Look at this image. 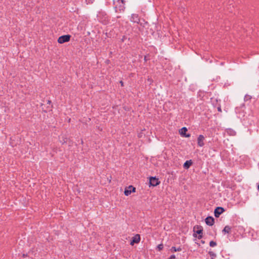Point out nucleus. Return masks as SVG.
<instances>
[{"label":"nucleus","instance_id":"nucleus-7","mask_svg":"<svg viewBox=\"0 0 259 259\" xmlns=\"http://www.w3.org/2000/svg\"><path fill=\"white\" fill-rule=\"evenodd\" d=\"M205 139L204 137L200 135L198 136L197 139V144L199 147H202L204 145V140Z\"/></svg>","mask_w":259,"mask_h":259},{"label":"nucleus","instance_id":"nucleus-3","mask_svg":"<svg viewBox=\"0 0 259 259\" xmlns=\"http://www.w3.org/2000/svg\"><path fill=\"white\" fill-rule=\"evenodd\" d=\"M160 183V181H159L158 178H156L155 177H151L150 178L149 180V185L152 186H156L158 185Z\"/></svg>","mask_w":259,"mask_h":259},{"label":"nucleus","instance_id":"nucleus-12","mask_svg":"<svg viewBox=\"0 0 259 259\" xmlns=\"http://www.w3.org/2000/svg\"><path fill=\"white\" fill-rule=\"evenodd\" d=\"M231 228L229 226H226L223 230V232L224 233L229 234L231 232Z\"/></svg>","mask_w":259,"mask_h":259},{"label":"nucleus","instance_id":"nucleus-14","mask_svg":"<svg viewBox=\"0 0 259 259\" xmlns=\"http://www.w3.org/2000/svg\"><path fill=\"white\" fill-rule=\"evenodd\" d=\"M208 253L210 255V256H211L212 259H213V257L216 256L215 253L213 251H209Z\"/></svg>","mask_w":259,"mask_h":259},{"label":"nucleus","instance_id":"nucleus-1","mask_svg":"<svg viewBox=\"0 0 259 259\" xmlns=\"http://www.w3.org/2000/svg\"><path fill=\"white\" fill-rule=\"evenodd\" d=\"M193 231L194 233L198 235V238L201 239L202 237L203 228L201 226H195L194 227Z\"/></svg>","mask_w":259,"mask_h":259},{"label":"nucleus","instance_id":"nucleus-10","mask_svg":"<svg viewBox=\"0 0 259 259\" xmlns=\"http://www.w3.org/2000/svg\"><path fill=\"white\" fill-rule=\"evenodd\" d=\"M140 241V235L137 234L132 238V240L131 241V245H133L135 243H138Z\"/></svg>","mask_w":259,"mask_h":259},{"label":"nucleus","instance_id":"nucleus-4","mask_svg":"<svg viewBox=\"0 0 259 259\" xmlns=\"http://www.w3.org/2000/svg\"><path fill=\"white\" fill-rule=\"evenodd\" d=\"M136 191V188L131 185L125 189L124 194L125 196L130 195L132 192H135Z\"/></svg>","mask_w":259,"mask_h":259},{"label":"nucleus","instance_id":"nucleus-21","mask_svg":"<svg viewBox=\"0 0 259 259\" xmlns=\"http://www.w3.org/2000/svg\"><path fill=\"white\" fill-rule=\"evenodd\" d=\"M201 242H202V243H204V241H202H202H201Z\"/></svg>","mask_w":259,"mask_h":259},{"label":"nucleus","instance_id":"nucleus-8","mask_svg":"<svg viewBox=\"0 0 259 259\" xmlns=\"http://www.w3.org/2000/svg\"><path fill=\"white\" fill-rule=\"evenodd\" d=\"M205 223L210 226H212L214 223V219L212 217H207L205 220Z\"/></svg>","mask_w":259,"mask_h":259},{"label":"nucleus","instance_id":"nucleus-13","mask_svg":"<svg viewBox=\"0 0 259 259\" xmlns=\"http://www.w3.org/2000/svg\"><path fill=\"white\" fill-rule=\"evenodd\" d=\"M182 250V248L179 247L178 248H176V247L175 246H172L171 249H170V251L171 252H176V251H180Z\"/></svg>","mask_w":259,"mask_h":259},{"label":"nucleus","instance_id":"nucleus-22","mask_svg":"<svg viewBox=\"0 0 259 259\" xmlns=\"http://www.w3.org/2000/svg\"><path fill=\"white\" fill-rule=\"evenodd\" d=\"M146 57H145V59H145V61H146Z\"/></svg>","mask_w":259,"mask_h":259},{"label":"nucleus","instance_id":"nucleus-16","mask_svg":"<svg viewBox=\"0 0 259 259\" xmlns=\"http://www.w3.org/2000/svg\"><path fill=\"white\" fill-rule=\"evenodd\" d=\"M209 245L211 247H214L217 245V243L215 241H211L209 242Z\"/></svg>","mask_w":259,"mask_h":259},{"label":"nucleus","instance_id":"nucleus-18","mask_svg":"<svg viewBox=\"0 0 259 259\" xmlns=\"http://www.w3.org/2000/svg\"><path fill=\"white\" fill-rule=\"evenodd\" d=\"M126 36H123V37H122V39H121L122 41H123H123L125 40V39H126Z\"/></svg>","mask_w":259,"mask_h":259},{"label":"nucleus","instance_id":"nucleus-6","mask_svg":"<svg viewBox=\"0 0 259 259\" xmlns=\"http://www.w3.org/2000/svg\"><path fill=\"white\" fill-rule=\"evenodd\" d=\"M187 131L188 130L186 127H183L180 130V133L182 137L189 138L191 135L189 134H186Z\"/></svg>","mask_w":259,"mask_h":259},{"label":"nucleus","instance_id":"nucleus-11","mask_svg":"<svg viewBox=\"0 0 259 259\" xmlns=\"http://www.w3.org/2000/svg\"><path fill=\"white\" fill-rule=\"evenodd\" d=\"M193 162L191 160H187L184 164L183 167L185 169H188L192 164Z\"/></svg>","mask_w":259,"mask_h":259},{"label":"nucleus","instance_id":"nucleus-20","mask_svg":"<svg viewBox=\"0 0 259 259\" xmlns=\"http://www.w3.org/2000/svg\"><path fill=\"white\" fill-rule=\"evenodd\" d=\"M119 82H120L121 85L123 87V82L122 80H121V81H120Z\"/></svg>","mask_w":259,"mask_h":259},{"label":"nucleus","instance_id":"nucleus-15","mask_svg":"<svg viewBox=\"0 0 259 259\" xmlns=\"http://www.w3.org/2000/svg\"><path fill=\"white\" fill-rule=\"evenodd\" d=\"M157 248L159 251H161L163 248V245L162 244H160L157 246Z\"/></svg>","mask_w":259,"mask_h":259},{"label":"nucleus","instance_id":"nucleus-9","mask_svg":"<svg viewBox=\"0 0 259 259\" xmlns=\"http://www.w3.org/2000/svg\"><path fill=\"white\" fill-rule=\"evenodd\" d=\"M131 21L134 23H139L140 19L139 16L137 14H133L132 15Z\"/></svg>","mask_w":259,"mask_h":259},{"label":"nucleus","instance_id":"nucleus-19","mask_svg":"<svg viewBox=\"0 0 259 259\" xmlns=\"http://www.w3.org/2000/svg\"><path fill=\"white\" fill-rule=\"evenodd\" d=\"M218 109V111H219V112H222V109H221V106H219L217 108Z\"/></svg>","mask_w":259,"mask_h":259},{"label":"nucleus","instance_id":"nucleus-23","mask_svg":"<svg viewBox=\"0 0 259 259\" xmlns=\"http://www.w3.org/2000/svg\"><path fill=\"white\" fill-rule=\"evenodd\" d=\"M63 143H65V142H66V141H63Z\"/></svg>","mask_w":259,"mask_h":259},{"label":"nucleus","instance_id":"nucleus-5","mask_svg":"<svg viewBox=\"0 0 259 259\" xmlns=\"http://www.w3.org/2000/svg\"><path fill=\"white\" fill-rule=\"evenodd\" d=\"M225 211V209L222 207H217L214 210V214L216 218H219L220 215Z\"/></svg>","mask_w":259,"mask_h":259},{"label":"nucleus","instance_id":"nucleus-24","mask_svg":"<svg viewBox=\"0 0 259 259\" xmlns=\"http://www.w3.org/2000/svg\"><path fill=\"white\" fill-rule=\"evenodd\" d=\"M63 143H65V142H66V141H63Z\"/></svg>","mask_w":259,"mask_h":259},{"label":"nucleus","instance_id":"nucleus-2","mask_svg":"<svg viewBox=\"0 0 259 259\" xmlns=\"http://www.w3.org/2000/svg\"><path fill=\"white\" fill-rule=\"evenodd\" d=\"M70 37L71 35L69 34L62 35L58 38V42L59 44L68 42L70 39Z\"/></svg>","mask_w":259,"mask_h":259},{"label":"nucleus","instance_id":"nucleus-17","mask_svg":"<svg viewBox=\"0 0 259 259\" xmlns=\"http://www.w3.org/2000/svg\"><path fill=\"white\" fill-rule=\"evenodd\" d=\"M168 259H176V256L174 254L171 255Z\"/></svg>","mask_w":259,"mask_h":259},{"label":"nucleus","instance_id":"nucleus-25","mask_svg":"<svg viewBox=\"0 0 259 259\" xmlns=\"http://www.w3.org/2000/svg\"><path fill=\"white\" fill-rule=\"evenodd\" d=\"M257 188H258V190H259V184H258V187H257Z\"/></svg>","mask_w":259,"mask_h":259}]
</instances>
